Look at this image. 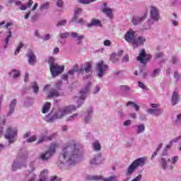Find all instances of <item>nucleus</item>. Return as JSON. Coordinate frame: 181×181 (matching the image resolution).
<instances>
[{"label": "nucleus", "mask_w": 181, "mask_h": 181, "mask_svg": "<svg viewBox=\"0 0 181 181\" xmlns=\"http://www.w3.org/2000/svg\"><path fill=\"white\" fill-rule=\"evenodd\" d=\"M81 156V151L78 149V146L76 141L71 140L64 145L59 157L57 165L59 168L64 166H71L76 165L77 159Z\"/></svg>", "instance_id": "obj_1"}, {"label": "nucleus", "mask_w": 181, "mask_h": 181, "mask_svg": "<svg viewBox=\"0 0 181 181\" xmlns=\"http://www.w3.org/2000/svg\"><path fill=\"white\" fill-rule=\"evenodd\" d=\"M76 110H77V107L74 105L61 107L54 115L49 113L45 117V121H47V122H54V121H57V119H62V118H64V117H66L68 114H71V112L76 111Z\"/></svg>", "instance_id": "obj_2"}, {"label": "nucleus", "mask_w": 181, "mask_h": 181, "mask_svg": "<svg viewBox=\"0 0 181 181\" xmlns=\"http://www.w3.org/2000/svg\"><path fill=\"white\" fill-rule=\"evenodd\" d=\"M178 160L179 156H173L171 159L169 157H163L160 160V165L164 170H172L173 169L172 165H176Z\"/></svg>", "instance_id": "obj_3"}, {"label": "nucleus", "mask_w": 181, "mask_h": 181, "mask_svg": "<svg viewBox=\"0 0 181 181\" xmlns=\"http://www.w3.org/2000/svg\"><path fill=\"white\" fill-rule=\"evenodd\" d=\"M91 87V82H88L86 85L81 90L77 96L74 97V100L76 101L77 108L81 107L87 98V93L90 91V88Z\"/></svg>", "instance_id": "obj_4"}, {"label": "nucleus", "mask_w": 181, "mask_h": 181, "mask_svg": "<svg viewBox=\"0 0 181 181\" xmlns=\"http://www.w3.org/2000/svg\"><path fill=\"white\" fill-rule=\"evenodd\" d=\"M148 158L146 157H141L134 160L128 167L127 170V175H131L138 169V168H142L145 165V163Z\"/></svg>", "instance_id": "obj_5"}, {"label": "nucleus", "mask_w": 181, "mask_h": 181, "mask_svg": "<svg viewBox=\"0 0 181 181\" xmlns=\"http://www.w3.org/2000/svg\"><path fill=\"white\" fill-rule=\"evenodd\" d=\"M48 63L49 64L50 72L52 77H57L58 74H61V73L64 71V66L55 63L53 57L49 58Z\"/></svg>", "instance_id": "obj_6"}, {"label": "nucleus", "mask_w": 181, "mask_h": 181, "mask_svg": "<svg viewBox=\"0 0 181 181\" xmlns=\"http://www.w3.org/2000/svg\"><path fill=\"white\" fill-rule=\"evenodd\" d=\"M79 74L83 77V80H90L93 74V62H88L84 64L83 68L78 70Z\"/></svg>", "instance_id": "obj_7"}, {"label": "nucleus", "mask_w": 181, "mask_h": 181, "mask_svg": "<svg viewBox=\"0 0 181 181\" xmlns=\"http://www.w3.org/2000/svg\"><path fill=\"white\" fill-rule=\"evenodd\" d=\"M59 148V144L54 142L50 144L49 150L45 151V153H42L40 156V159L43 160L44 162L46 160H49L52 156L56 153V149Z\"/></svg>", "instance_id": "obj_8"}, {"label": "nucleus", "mask_w": 181, "mask_h": 181, "mask_svg": "<svg viewBox=\"0 0 181 181\" xmlns=\"http://www.w3.org/2000/svg\"><path fill=\"white\" fill-rule=\"evenodd\" d=\"M18 136V129L16 127H8L4 134V138L7 139L8 144H13Z\"/></svg>", "instance_id": "obj_9"}, {"label": "nucleus", "mask_w": 181, "mask_h": 181, "mask_svg": "<svg viewBox=\"0 0 181 181\" xmlns=\"http://www.w3.org/2000/svg\"><path fill=\"white\" fill-rule=\"evenodd\" d=\"M52 85L50 84H47L44 86L43 88V93L47 94L48 98H53V97H59L61 95L60 92L59 90L54 89V88H51Z\"/></svg>", "instance_id": "obj_10"}, {"label": "nucleus", "mask_w": 181, "mask_h": 181, "mask_svg": "<svg viewBox=\"0 0 181 181\" xmlns=\"http://www.w3.org/2000/svg\"><path fill=\"white\" fill-rule=\"evenodd\" d=\"M10 26H12V23H7L5 25V21L0 22V29L1 28H4V29L7 30V33H8V35H6V37L4 40V42L6 43L4 49H6L8 44L9 43V40H11V37H12V31L11 30V28H9Z\"/></svg>", "instance_id": "obj_11"}, {"label": "nucleus", "mask_w": 181, "mask_h": 181, "mask_svg": "<svg viewBox=\"0 0 181 181\" xmlns=\"http://www.w3.org/2000/svg\"><path fill=\"white\" fill-rule=\"evenodd\" d=\"M107 70H108V66L104 63V61H100L96 64L97 76L100 78L104 76Z\"/></svg>", "instance_id": "obj_12"}, {"label": "nucleus", "mask_w": 181, "mask_h": 181, "mask_svg": "<svg viewBox=\"0 0 181 181\" xmlns=\"http://www.w3.org/2000/svg\"><path fill=\"white\" fill-rule=\"evenodd\" d=\"M88 180H96V181H117L118 177L117 175L110 176L109 177H104L100 175H89L88 176Z\"/></svg>", "instance_id": "obj_13"}, {"label": "nucleus", "mask_w": 181, "mask_h": 181, "mask_svg": "<svg viewBox=\"0 0 181 181\" xmlns=\"http://www.w3.org/2000/svg\"><path fill=\"white\" fill-rule=\"evenodd\" d=\"M49 135V131L45 130L42 134L39 136L37 144H42L45 141H52L56 138V134H53L50 136Z\"/></svg>", "instance_id": "obj_14"}, {"label": "nucleus", "mask_w": 181, "mask_h": 181, "mask_svg": "<svg viewBox=\"0 0 181 181\" xmlns=\"http://www.w3.org/2000/svg\"><path fill=\"white\" fill-rule=\"evenodd\" d=\"M81 12H83V10L81 8H77L74 11V15L71 21L73 23H80L81 25H83L84 23V21L82 18H79L78 17L81 14Z\"/></svg>", "instance_id": "obj_15"}, {"label": "nucleus", "mask_w": 181, "mask_h": 181, "mask_svg": "<svg viewBox=\"0 0 181 181\" xmlns=\"http://www.w3.org/2000/svg\"><path fill=\"white\" fill-rule=\"evenodd\" d=\"M150 16L152 21L154 22H158L160 19V16L159 15V9H158L156 6H151Z\"/></svg>", "instance_id": "obj_16"}, {"label": "nucleus", "mask_w": 181, "mask_h": 181, "mask_svg": "<svg viewBox=\"0 0 181 181\" xmlns=\"http://www.w3.org/2000/svg\"><path fill=\"white\" fill-rule=\"evenodd\" d=\"M180 139L181 136H178L177 137L172 139L163 151V156H168L169 151H170V148H172L173 144H176V142H178Z\"/></svg>", "instance_id": "obj_17"}, {"label": "nucleus", "mask_w": 181, "mask_h": 181, "mask_svg": "<svg viewBox=\"0 0 181 181\" xmlns=\"http://www.w3.org/2000/svg\"><path fill=\"white\" fill-rule=\"evenodd\" d=\"M150 59L151 56L149 54H146V52H145V49H144L139 51V55L136 57L138 62H141L143 64L146 63V62Z\"/></svg>", "instance_id": "obj_18"}, {"label": "nucleus", "mask_w": 181, "mask_h": 181, "mask_svg": "<svg viewBox=\"0 0 181 181\" xmlns=\"http://www.w3.org/2000/svg\"><path fill=\"white\" fill-rule=\"evenodd\" d=\"M124 40L127 43H132L133 45L135 40V31L132 29L129 30L124 35Z\"/></svg>", "instance_id": "obj_19"}, {"label": "nucleus", "mask_w": 181, "mask_h": 181, "mask_svg": "<svg viewBox=\"0 0 181 181\" xmlns=\"http://www.w3.org/2000/svg\"><path fill=\"white\" fill-rule=\"evenodd\" d=\"M146 18H148V13H144L141 16H136L133 17L132 23L133 25H139V23H142Z\"/></svg>", "instance_id": "obj_20"}, {"label": "nucleus", "mask_w": 181, "mask_h": 181, "mask_svg": "<svg viewBox=\"0 0 181 181\" xmlns=\"http://www.w3.org/2000/svg\"><path fill=\"white\" fill-rule=\"evenodd\" d=\"M22 168H26V160H16L12 165V169L14 171L18 170V169H22Z\"/></svg>", "instance_id": "obj_21"}, {"label": "nucleus", "mask_w": 181, "mask_h": 181, "mask_svg": "<svg viewBox=\"0 0 181 181\" xmlns=\"http://www.w3.org/2000/svg\"><path fill=\"white\" fill-rule=\"evenodd\" d=\"M27 57H28V63L31 66H35L36 64V55L33 53V51L29 50L27 53Z\"/></svg>", "instance_id": "obj_22"}, {"label": "nucleus", "mask_w": 181, "mask_h": 181, "mask_svg": "<svg viewBox=\"0 0 181 181\" xmlns=\"http://www.w3.org/2000/svg\"><path fill=\"white\" fill-rule=\"evenodd\" d=\"M146 42V39L145 37H138L137 38H134V41H133V47H138V46H141V45H144Z\"/></svg>", "instance_id": "obj_23"}, {"label": "nucleus", "mask_w": 181, "mask_h": 181, "mask_svg": "<svg viewBox=\"0 0 181 181\" xmlns=\"http://www.w3.org/2000/svg\"><path fill=\"white\" fill-rule=\"evenodd\" d=\"M102 11L107 18L112 19V10L107 6V3H103L102 6Z\"/></svg>", "instance_id": "obj_24"}, {"label": "nucleus", "mask_w": 181, "mask_h": 181, "mask_svg": "<svg viewBox=\"0 0 181 181\" xmlns=\"http://www.w3.org/2000/svg\"><path fill=\"white\" fill-rule=\"evenodd\" d=\"M100 163H103V158L100 155L94 156L90 160V165L92 166H94V165H100Z\"/></svg>", "instance_id": "obj_25"}, {"label": "nucleus", "mask_w": 181, "mask_h": 181, "mask_svg": "<svg viewBox=\"0 0 181 181\" xmlns=\"http://www.w3.org/2000/svg\"><path fill=\"white\" fill-rule=\"evenodd\" d=\"M124 51L120 50L117 53L112 54L110 56V60L112 63H117L119 60V56H122Z\"/></svg>", "instance_id": "obj_26"}, {"label": "nucleus", "mask_w": 181, "mask_h": 181, "mask_svg": "<svg viewBox=\"0 0 181 181\" xmlns=\"http://www.w3.org/2000/svg\"><path fill=\"white\" fill-rule=\"evenodd\" d=\"M49 173V170H43L39 175V179L37 181H49V178L47 177V175Z\"/></svg>", "instance_id": "obj_27"}, {"label": "nucleus", "mask_w": 181, "mask_h": 181, "mask_svg": "<svg viewBox=\"0 0 181 181\" xmlns=\"http://www.w3.org/2000/svg\"><path fill=\"white\" fill-rule=\"evenodd\" d=\"M16 99H12L9 105V110L7 115H12L13 112H15V107H16Z\"/></svg>", "instance_id": "obj_28"}, {"label": "nucleus", "mask_w": 181, "mask_h": 181, "mask_svg": "<svg viewBox=\"0 0 181 181\" xmlns=\"http://www.w3.org/2000/svg\"><path fill=\"white\" fill-rule=\"evenodd\" d=\"M179 93L177 92V90H174L171 100L173 105H176V104L179 103Z\"/></svg>", "instance_id": "obj_29"}, {"label": "nucleus", "mask_w": 181, "mask_h": 181, "mask_svg": "<svg viewBox=\"0 0 181 181\" xmlns=\"http://www.w3.org/2000/svg\"><path fill=\"white\" fill-rule=\"evenodd\" d=\"M74 73H76V69H72L68 71L66 75V74L62 75V79L64 80V81H67V80H69V77H70V76H74Z\"/></svg>", "instance_id": "obj_30"}, {"label": "nucleus", "mask_w": 181, "mask_h": 181, "mask_svg": "<svg viewBox=\"0 0 181 181\" xmlns=\"http://www.w3.org/2000/svg\"><path fill=\"white\" fill-rule=\"evenodd\" d=\"M71 36L74 39H77V45H81V41L84 39V35H78L77 33H71Z\"/></svg>", "instance_id": "obj_31"}, {"label": "nucleus", "mask_w": 181, "mask_h": 181, "mask_svg": "<svg viewBox=\"0 0 181 181\" xmlns=\"http://www.w3.org/2000/svg\"><path fill=\"white\" fill-rule=\"evenodd\" d=\"M52 103L47 102L42 105V114H47L50 111Z\"/></svg>", "instance_id": "obj_32"}, {"label": "nucleus", "mask_w": 181, "mask_h": 181, "mask_svg": "<svg viewBox=\"0 0 181 181\" xmlns=\"http://www.w3.org/2000/svg\"><path fill=\"white\" fill-rule=\"evenodd\" d=\"M146 111L148 114H153V115H160L163 112L160 109H148Z\"/></svg>", "instance_id": "obj_33"}, {"label": "nucleus", "mask_w": 181, "mask_h": 181, "mask_svg": "<svg viewBox=\"0 0 181 181\" xmlns=\"http://www.w3.org/2000/svg\"><path fill=\"white\" fill-rule=\"evenodd\" d=\"M9 76H12L13 78H18L21 76V71L16 69H12L9 73Z\"/></svg>", "instance_id": "obj_34"}, {"label": "nucleus", "mask_w": 181, "mask_h": 181, "mask_svg": "<svg viewBox=\"0 0 181 181\" xmlns=\"http://www.w3.org/2000/svg\"><path fill=\"white\" fill-rule=\"evenodd\" d=\"M92 148L93 151H95L96 152H98L99 151H101V143L98 141H95L92 144Z\"/></svg>", "instance_id": "obj_35"}, {"label": "nucleus", "mask_w": 181, "mask_h": 181, "mask_svg": "<svg viewBox=\"0 0 181 181\" xmlns=\"http://www.w3.org/2000/svg\"><path fill=\"white\" fill-rule=\"evenodd\" d=\"M92 117L93 109H90V110L88 111L87 115L85 116V122H86V124H90V122H91Z\"/></svg>", "instance_id": "obj_36"}, {"label": "nucleus", "mask_w": 181, "mask_h": 181, "mask_svg": "<svg viewBox=\"0 0 181 181\" xmlns=\"http://www.w3.org/2000/svg\"><path fill=\"white\" fill-rule=\"evenodd\" d=\"M50 8V2L46 1L40 6V11H47Z\"/></svg>", "instance_id": "obj_37"}, {"label": "nucleus", "mask_w": 181, "mask_h": 181, "mask_svg": "<svg viewBox=\"0 0 181 181\" xmlns=\"http://www.w3.org/2000/svg\"><path fill=\"white\" fill-rule=\"evenodd\" d=\"M136 134H144L145 132V124H140L136 126Z\"/></svg>", "instance_id": "obj_38"}, {"label": "nucleus", "mask_w": 181, "mask_h": 181, "mask_svg": "<svg viewBox=\"0 0 181 181\" xmlns=\"http://www.w3.org/2000/svg\"><path fill=\"white\" fill-rule=\"evenodd\" d=\"M37 6H38V4L37 3H35L33 8H31V11H28L25 16H24V19H29V16H30V13L31 12H33L34 11H35L36 9H37Z\"/></svg>", "instance_id": "obj_39"}, {"label": "nucleus", "mask_w": 181, "mask_h": 181, "mask_svg": "<svg viewBox=\"0 0 181 181\" xmlns=\"http://www.w3.org/2000/svg\"><path fill=\"white\" fill-rule=\"evenodd\" d=\"M88 26H101V21L98 19L93 18Z\"/></svg>", "instance_id": "obj_40"}, {"label": "nucleus", "mask_w": 181, "mask_h": 181, "mask_svg": "<svg viewBox=\"0 0 181 181\" xmlns=\"http://www.w3.org/2000/svg\"><path fill=\"white\" fill-rule=\"evenodd\" d=\"M32 5H33V0H28V2L27 4H24V6H23L21 8V11H26L28 8H30V6H32Z\"/></svg>", "instance_id": "obj_41"}, {"label": "nucleus", "mask_w": 181, "mask_h": 181, "mask_svg": "<svg viewBox=\"0 0 181 181\" xmlns=\"http://www.w3.org/2000/svg\"><path fill=\"white\" fill-rule=\"evenodd\" d=\"M129 105H132L133 108L135 109L136 111H139V105H136L135 103L132 101H129L127 103V107H129Z\"/></svg>", "instance_id": "obj_42"}, {"label": "nucleus", "mask_w": 181, "mask_h": 181, "mask_svg": "<svg viewBox=\"0 0 181 181\" xmlns=\"http://www.w3.org/2000/svg\"><path fill=\"white\" fill-rule=\"evenodd\" d=\"M175 124L178 127L181 125V113H179L176 115V118L175 119Z\"/></svg>", "instance_id": "obj_43"}, {"label": "nucleus", "mask_w": 181, "mask_h": 181, "mask_svg": "<svg viewBox=\"0 0 181 181\" xmlns=\"http://www.w3.org/2000/svg\"><path fill=\"white\" fill-rule=\"evenodd\" d=\"M120 90L124 91V93H128V91L131 90V88L128 86L122 85L119 86Z\"/></svg>", "instance_id": "obj_44"}, {"label": "nucleus", "mask_w": 181, "mask_h": 181, "mask_svg": "<svg viewBox=\"0 0 181 181\" xmlns=\"http://www.w3.org/2000/svg\"><path fill=\"white\" fill-rule=\"evenodd\" d=\"M24 45L22 42H20L18 44V46L17 47V49H16L14 54L15 56H18V54H19V52H21V49H22V47H23Z\"/></svg>", "instance_id": "obj_45"}, {"label": "nucleus", "mask_w": 181, "mask_h": 181, "mask_svg": "<svg viewBox=\"0 0 181 181\" xmlns=\"http://www.w3.org/2000/svg\"><path fill=\"white\" fill-rule=\"evenodd\" d=\"M33 89L35 94H37V93H39V86H37V83L36 82H34L33 83Z\"/></svg>", "instance_id": "obj_46"}, {"label": "nucleus", "mask_w": 181, "mask_h": 181, "mask_svg": "<svg viewBox=\"0 0 181 181\" xmlns=\"http://www.w3.org/2000/svg\"><path fill=\"white\" fill-rule=\"evenodd\" d=\"M15 5H16V6H18V9H20V11H21V8H22V6H25V4L20 0H16Z\"/></svg>", "instance_id": "obj_47"}, {"label": "nucleus", "mask_w": 181, "mask_h": 181, "mask_svg": "<svg viewBox=\"0 0 181 181\" xmlns=\"http://www.w3.org/2000/svg\"><path fill=\"white\" fill-rule=\"evenodd\" d=\"M37 140V136L36 135H33L27 139V142L32 143V142H35Z\"/></svg>", "instance_id": "obj_48"}, {"label": "nucleus", "mask_w": 181, "mask_h": 181, "mask_svg": "<svg viewBox=\"0 0 181 181\" xmlns=\"http://www.w3.org/2000/svg\"><path fill=\"white\" fill-rule=\"evenodd\" d=\"M159 73H160V69H155L151 74V77H158Z\"/></svg>", "instance_id": "obj_49"}, {"label": "nucleus", "mask_w": 181, "mask_h": 181, "mask_svg": "<svg viewBox=\"0 0 181 181\" xmlns=\"http://www.w3.org/2000/svg\"><path fill=\"white\" fill-rule=\"evenodd\" d=\"M78 117V114L75 113L68 118V121H74V119H76V118H77Z\"/></svg>", "instance_id": "obj_50"}, {"label": "nucleus", "mask_w": 181, "mask_h": 181, "mask_svg": "<svg viewBox=\"0 0 181 181\" xmlns=\"http://www.w3.org/2000/svg\"><path fill=\"white\" fill-rule=\"evenodd\" d=\"M174 78L176 82H177L179 80H180V74H179L177 71H175L174 73Z\"/></svg>", "instance_id": "obj_51"}, {"label": "nucleus", "mask_w": 181, "mask_h": 181, "mask_svg": "<svg viewBox=\"0 0 181 181\" xmlns=\"http://www.w3.org/2000/svg\"><path fill=\"white\" fill-rule=\"evenodd\" d=\"M67 23V21L66 20H62L58 22L57 24V26H64Z\"/></svg>", "instance_id": "obj_52"}, {"label": "nucleus", "mask_w": 181, "mask_h": 181, "mask_svg": "<svg viewBox=\"0 0 181 181\" xmlns=\"http://www.w3.org/2000/svg\"><path fill=\"white\" fill-rule=\"evenodd\" d=\"M62 81H58L57 82H56L54 87L55 88H57V90H60L61 87H62Z\"/></svg>", "instance_id": "obj_53"}, {"label": "nucleus", "mask_w": 181, "mask_h": 181, "mask_svg": "<svg viewBox=\"0 0 181 181\" xmlns=\"http://www.w3.org/2000/svg\"><path fill=\"white\" fill-rule=\"evenodd\" d=\"M132 124V121H131V119H127L123 122V127H129Z\"/></svg>", "instance_id": "obj_54"}, {"label": "nucleus", "mask_w": 181, "mask_h": 181, "mask_svg": "<svg viewBox=\"0 0 181 181\" xmlns=\"http://www.w3.org/2000/svg\"><path fill=\"white\" fill-rule=\"evenodd\" d=\"M100 86H95V88L93 90V94H98V93H100Z\"/></svg>", "instance_id": "obj_55"}, {"label": "nucleus", "mask_w": 181, "mask_h": 181, "mask_svg": "<svg viewBox=\"0 0 181 181\" xmlns=\"http://www.w3.org/2000/svg\"><path fill=\"white\" fill-rule=\"evenodd\" d=\"M80 4H83V5H87L88 4H91L92 0H78Z\"/></svg>", "instance_id": "obj_56"}, {"label": "nucleus", "mask_w": 181, "mask_h": 181, "mask_svg": "<svg viewBox=\"0 0 181 181\" xmlns=\"http://www.w3.org/2000/svg\"><path fill=\"white\" fill-rule=\"evenodd\" d=\"M70 35V33H64L60 35L61 39H66V37H69Z\"/></svg>", "instance_id": "obj_57"}, {"label": "nucleus", "mask_w": 181, "mask_h": 181, "mask_svg": "<svg viewBox=\"0 0 181 181\" xmlns=\"http://www.w3.org/2000/svg\"><path fill=\"white\" fill-rule=\"evenodd\" d=\"M151 25H153V21L152 20H148V24L144 29H151Z\"/></svg>", "instance_id": "obj_58"}, {"label": "nucleus", "mask_w": 181, "mask_h": 181, "mask_svg": "<svg viewBox=\"0 0 181 181\" xmlns=\"http://www.w3.org/2000/svg\"><path fill=\"white\" fill-rule=\"evenodd\" d=\"M163 52H156V59H163Z\"/></svg>", "instance_id": "obj_59"}, {"label": "nucleus", "mask_w": 181, "mask_h": 181, "mask_svg": "<svg viewBox=\"0 0 181 181\" xmlns=\"http://www.w3.org/2000/svg\"><path fill=\"white\" fill-rule=\"evenodd\" d=\"M171 23H172V25H173V26H178V25H179V21H176V20L172 18V19H171Z\"/></svg>", "instance_id": "obj_60"}, {"label": "nucleus", "mask_w": 181, "mask_h": 181, "mask_svg": "<svg viewBox=\"0 0 181 181\" xmlns=\"http://www.w3.org/2000/svg\"><path fill=\"white\" fill-rule=\"evenodd\" d=\"M50 181H62V178L57 176H54L51 177Z\"/></svg>", "instance_id": "obj_61"}, {"label": "nucleus", "mask_w": 181, "mask_h": 181, "mask_svg": "<svg viewBox=\"0 0 181 181\" xmlns=\"http://www.w3.org/2000/svg\"><path fill=\"white\" fill-rule=\"evenodd\" d=\"M142 180V175H139L137 177H136L134 179H133L132 181H141Z\"/></svg>", "instance_id": "obj_62"}, {"label": "nucleus", "mask_w": 181, "mask_h": 181, "mask_svg": "<svg viewBox=\"0 0 181 181\" xmlns=\"http://www.w3.org/2000/svg\"><path fill=\"white\" fill-rule=\"evenodd\" d=\"M50 37H52V35H50V34H46L42 38L43 39V40H49L50 39Z\"/></svg>", "instance_id": "obj_63"}, {"label": "nucleus", "mask_w": 181, "mask_h": 181, "mask_svg": "<svg viewBox=\"0 0 181 181\" xmlns=\"http://www.w3.org/2000/svg\"><path fill=\"white\" fill-rule=\"evenodd\" d=\"M103 45L104 46H107V47L111 46V41L109 40H106L104 41Z\"/></svg>", "instance_id": "obj_64"}]
</instances>
